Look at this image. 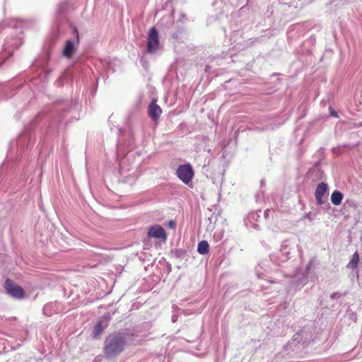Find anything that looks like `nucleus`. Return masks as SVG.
Returning <instances> with one entry per match:
<instances>
[{
	"mask_svg": "<svg viewBox=\"0 0 362 362\" xmlns=\"http://www.w3.org/2000/svg\"><path fill=\"white\" fill-rule=\"evenodd\" d=\"M127 339L124 334L113 333L109 334L104 342V354L110 359L119 355L125 349Z\"/></svg>",
	"mask_w": 362,
	"mask_h": 362,
	"instance_id": "f257e3e1",
	"label": "nucleus"
},
{
	"mask_svg": "<svg viewBox=\"0 0 362 362\" xmlns=\"http://www.w3.org/2000/svg\"><path fill=\"white\" fill-rule=\"evenodd\" d=\"M176 175L180 180L189 187H192V178L194 175V170L190 164L180 165L176 171Z\"/></svg>",
	"mask_w": 362,
	"mask_h": 362,
	"instance_id": "f03ea898",
	"label": "nucleus"
},
{
	"mask_svg": "<svg viewBox=\"0 0 362 362\" xmlns=\"http://www.w3.org/2000/svg\"><path fill=\"white\" fill-rule=\"evenodd\" d=\"M4 288L6 293L13 298L23 299L25 298V294L23 288L10 279L5 281Z\"/></svg>",
	"mask_w": 362,
	"mask_h": 362,
	"instance_id": "7ed1b4c3",
	"label": "nucleus"
},
{
	"mask_svg": "<svg viewBox=\"0 0 362 362\" xmlns=\"http://www.w3.org/2000/svg\"><path fill=\"white\" fill-rule=\"evenodd\" d=\"M159 47V37L158 32L156 28L153 26L152 27L147 37V51L149 53L156 52Z\"/></svg>",
	"mask_w": 362,
	"mask_h": 362,
	"instance_id": "20e7f679",
	"label": "nucleus"
},
{
	"mask_svg": "<svg viewBox=\"0 0 362 362\" xmlns=\"http://www.w3.org/2000/svg\"><path fill=\"white\" fill-rule=\"evenodd\" d=\"M148 113L153 120L157 121L159 119L162 113V109L157 105L156 100L154 99L151 102L148 107Z\"/></svg>",
	"mask_w": 362,
	"mask_h": 362,
	"instance_id": "39448f33",
	"label": "nucleus"
},
{
	"mask_svg": "<svg viewBox=\"0 0 362 362\" xmlns=\"http://www.w3.org/2000/svg\"><path fill=\"white\" fill-rule=\"evenodd\" d=\"M150 238H155L161 240L163 242L166 240L167 236L163 228H150L148 232Z\"/></svg>",
	"mask_w": 362,
	"mask_h": 362,
	"instance_id": "423d86ee",
	"label": "nucleus"
},
{
	"mask_svg": "<svg viewBox=\"0 0 362 362\" xmlns=\"http://www.w3.org/2000/svg\"><path fill=\"white\" fill-rule=\"evenodd\" d=\"M327 190V185L325 182L320 183L316 188L315 196L319 205L322 204V197Z\"/></svg>",
	"mask_w": 362,
	"mask_h": 362,
	"instance_id": "0eeeda50",
	"label": "nucleus"
},
{
	"mask_svg": "<svg viewBox=\"0 0 362 362\" xmlns=\"http://www.w3.org/2000/svg\"><path fill=\"white\" fill-rule=\"evenodd\" d=\"M107 326V321L104 320H99L95 327L93 331L94 337H97L100 335L104 329Z\"/></svg>",
	"mask_w": 362,
	"mask_h": 362,
	"instance_id": "6e6552de",
	"label": "nucleus"
},
{
	"mask_svg": "<svg viewBox=\"0 0 362 362\" xmlns=\"http://www.w3.org/2000/svg\"><path fill=\"white\" fill-rule=\"evenodd\" d=\"M343 197L344 195L341 192L334 190L331 195V202L334 205L338 206L341 203Z\"/></svg>",
	"mask_w": 362,
	"mask_h": 362,
	"instance_id": "1a4fd4ad",
	"label": "nucleus"
},
{
	"mask_svg": "<svg viewBox=\"0 0 362 362\" xmlns=\"http://www.w3.org/2000/svg\"><path fill=\"white\" fill-rule=\"evenodd\" d=\"M74 43L71 40H68L64 48L63 54L67 58H70L74 53Z\"/></svg>",
	"mask_w": 362,
	"mask_h": 362,
	"instance_id": "9d476101",
	"label": "nucleus"
},
{
	"mask_svg": "<svg viewBox=\"0 0 362 362\" xmlns=\"http://www.w3.org/2000/svg\"><path fill=\"white\" fill-rule=\"evenodd\" d=\"M209 245L207 241L202 240L199 243L198 247H197V252L200 255H205L209 252Z\"/></svg>",
	"mask_w": 362,
	"mask_h": 362,
	"instance_id": "9b49d317",
	"label": "nucleus"
},
{
	"mask_svg": "<svg viewBox=\"0 0 362 362\" xmlns=\"http://www.w3.org/2000/svg\"><path fill=\"white\" fill-rule=\"evenodd\" d=\"M359 261V255L357 252H356L351 257L349 262L347 264L348 268L355 269L358 266V263Z\"/></svg>",
	"mask_w": 362,
	"mask_h": 362,
	"instance_id": "f8f14e48",
	"label": "nucleus"
},
{
	"mask_svg": "<svg viewBox=\"0 0 362 362\" xmlns=\"http://www.w3.org/2000/svg\"><path fill=\"white\" fill-rule=\"evenodd\" d=\"M342 296V294L339 293V292H335V293H333L332 295H331V298L332 299H337V298H339L340 297Z\"/></svg>",
	"mask_w": 362,
	"mask_h": 362,
	"instance_id": "ddd939ff",
	"label": "nucleus"
},
{
	"mask_svg": "<svg viewBox=\"0 0 362 362\" xmlns=\"http://www.w3.org/2000/svg\"><path fill=\"white\" fill-rule=\"evenodd\" d=\"M312 267V261H310L308 264L307 265V267H306V271L308 272L309 270H310Z\"/></svg>",
	"mask_w": 362,
	"mask_h": 362,
	"instance_id": "4468645a",
	"label": "nucleus"
},
{
	"mask_svg": "<svg viewBox=\"0 0 362 362\" xmlns=\"http://www.w3.org/2000/svg\"><path fill=\"white\" fill-rule=\"evenodd\" d=\"M175 222L173 220L170 221L168 223V226H175Z\"/></svg>",
	"mask_w": 362,
	"mask_h": 362,
	"instance_id": "2eb2a0df",
	"label": "nucleus"
},
{
	"mask_svg": "<svg viewBox=\"0 0 362 362\" xmlns=\"http://www.w3.org/2000/svg\"><path fill=\"white\" fill-rule=\"evenodd\" d=\"M331 115H333L334 117H337V115L334 111L332 112Z\"/></svg>",
	"mask_w": 362,
	"mask_h": 362,
	"instance_id": "dca6fc26",
	"label": "nucleus"
},
{
	"mask_svg": "<svg viewBox=\"0 0 362 362\" xmlns=\"http://www.w3.org/2000/svg\"><path fill=\"white\" fill-rule=\"evenodd\" d=\"M301 283H302L303 284H305V281H304L303 279H302V280H301Z\"/></svg>",
	"mask_w": 362,
	"mask_h": 362,
	"instance_id": "f3484780",
	"label": "nucleus"
}]
</instances>
